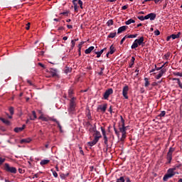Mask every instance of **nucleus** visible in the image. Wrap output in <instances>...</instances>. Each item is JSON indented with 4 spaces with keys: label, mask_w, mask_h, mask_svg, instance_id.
<instances>
[{
    "label": "nucleus",
    "mask_w": 182,
    "mask_h": 182,
    "mask_svg": "<svg viewBox=\"0 0 182 182\" xmlns=\"http://www.w3.org/2000/svg\"><path fill=\"white\" fill-rule=\"evenodd\" d=\"M93 136H94V139L92 141H89L87 143L88 146H90V147H93V146L97 144V141H99V140L102 139V134H100V132L99 131H95Z\"/></svg>",
    "instance_id": "obj_1"
},
{
    "label": "nucleus",
    "mask_w": 182,
    "mask_h": 182,
    "mask_svg": "<svg viewBox=\"0 0 182 182\" xmlns=\"http://www.w3.org/2000/svg\"><path fill=\"white\" fill-rule=\"evenodd\" d=\"M4 170L7 173H11V174H16L18 171L15 167L11 166H9V164L6 163L4 164Z\"/></svg>",
    "instance_id": "obj_2"
},
{
    "label": "nucleus",
    "mask_w": 182,
    "mask_h": 182,
    "mask_svg": "<svg viewBox=\"0 0 182 182\" xmlns=\"http://www.w3.org/2000/svg\"><path fill=\"white\" fill-rule=\"evenodd\" d=\"M175 150L176 149L173 147L169 148L166 155V159L168 160L167 164H170L171 163V160H173V153H174Z\"/></svg>",
    "instance_id": "obj_3"
},
{
    "label": "nucleus",
    "mask_w": 182,
    "mask_h": 182,
    "mask_svg": "<svg viewBox=\"0 0 182 182\" xmlns=\"http://www.w3.org/2000/svg\"><path fill=\"white\" fill-rule=\"evenodd\" d=\"M174 176H176V172H173V169L169 168L167 173L164 176L163 181H167L168 178H171V177H174Z\"/></svg>",
    "instance_id": "obj_4"
},
{
    "label": "nucleus",
    "mask_w": 182,
    "mask_h": 182,
    "mask_svg": "<svg viewBox=\"0 0 182 182\" xmlns=\"http://www.w3.org/2000/svg\"><path fill=\"white\" fill-rule=\"evenodd\" d=\"M101 132L103 136L104 139V143L107 147V150L109 149V139L107 138V136L106 135V129L103 127H101Z\"/></svg>",
    "instance_id": "obj_5"
},
{
    "label": "nucleus",
    "mask_w": 182,
    "mask_h": 182,
    "mask_svg": "<svg viewBox=\"0 0 182 182\" xmlns=\"http://www.w3.org/2000/svg\"><path fill=\"white\" fill-rule=\"evenodd\" d=\"M75 100H76L75 97H72L70 100V107L68 109L70 113H73V112H75L76 107V102H75Z\"/></svg>",
    "instance_id": "obj_6"
},
{
    "label": "nucleus",
    "mask_w": 182,
    "mask_h": 182,
    "mask_svg": "<svg viewBox=\"0 0 182 182\" xmlns=\"http://www.w3.org/2000/svg\"><path fill=\"white\" fill-rule=\"evenodd\" d=\"M129 85H125L122 88V96L124 99H129Z\"/></svg>",
    "instance_id": "obj_7"
},
{
    "label": "nucleus",
    "mask_w": 182,
    "mask_h": 182,
    "mask_svg": "<svg viewBox=\"0 0 182 182\" xmlns=\"http://www.w3.org/2000/svg\"><path fill=\"white\" fill-rule=\"evenodd\" d=\"M110 95H113V89L112 88H109L108 90H107L105 92V93L103 95V97H104L105 100H108Z\"/></svg>",
    "instance_id": "obj_8"
},
{
    "label": "nucleus",
    "mask_w": 182,
    "mask_h": 182,
    "mask_svg": "<svg viewBox=\"0 0 182 182\" xmlns=\"http://www.w3.org/2000/svg\"><path fill=\"white\" fill-rule=\"evenodd\" d=\"M134 42L137 44L138 46H144V37H141L138 39H136Z\"/></svg>",
    "instance_id": "obj_9"
},
{
    "label": "nucleus",
    "mask_w": 182,
    "mask_h": 182,
    "mask_svg": "<svg viewBox=\"0 0 182 182\" xmlns=\"http://www.w3.org/2000/svg\"><path fill=\"white\" fill-rule=\"evenodd\" d=\"M50 73L53 77H55V76H58V70L55 68H50Z\"/></svg>",
    "instance_id": "obj_10"
},
{
    "label": "nucleus",
    "mask_w": 182,
    "mask_h": 182,
    "mask_svg": "<svg viewBox=\"0 0 182 182\" xmlns=\"http://www.w3.org/2000/svg\"><path fill=\"white\" fill-rule=\"evenodd\" d=\"M25 127H26V125H25V124H23V125L22 126V127H16V128L14 129V132H15L16 133H19V132L23 131V130L25 129Z\"/></svg>",
    "instance_id": "obj_11"
},
{
    "label": "nucleus",
    "mask_w": 182,
    "mask_h": 182,
    "mask_svg": "<svg viewBox=\"0 0 182 182\" xmlns=\"http://www.w3.org/2000/svg\"><path fill=\"white\" fill-rule=\"evenodd\" d=\"M128 26H121L118 28V31H117V33H122V32H124V31H126V29H127Z\"/></svg>",
    "instance_id": "obj_12"
},
{
    "label": "nucleus",
    "mask_w": 182,
    "mask_h": 182,
    "mask_svg": "<svg viewBox=\"0 0 182 182\" xmlns=\"http://www.w3.org/2000/svg\"><path fill=\"white\" fill-rule=\"evenodd\" d=\"M0 120L4 124H6V126H9L11 124V122H9V120L6 119L5 118L1 117H0Z\"/></svg>",
    "instance_id": "obj_13"
},
{
    "label": "nucleus",
    "mask_w": 182,
    "mask_h": 182,
    "mask_svg": "<svg viewBox=\"0 0 182 182\" xmlns=\"http://www.w3.org/2000/svg\"><path fill=\"white\" fill-rule=\"evenodd\" d=\"M148 15H149L150 21H154V19H156V18L157 16V15L154 13H150Z\"/></svg>",
    "instance_id": "obj_14"
},
{
    "label": "nucleus",
    "mask_w": 182,
    "mask_h": 182,
    "mask_svg": "<svg viewBox=\"0 0 182 182\" xmlns=\"http://www.w3.org/2000/svg\"><path fill=\"white\" fill-rule=\"evenodd\" d=\"M93 49H95V46H90L85 50V53H86V55H89V53H90L92 50H93Z\"/></svg>",
    "instance_id": "obj_15"
},
{
    "label": "nucleus",
    "mask_w": 182,
    "mask_h": 182,
    "mask_svg": "<svg viewBox=\"0 0 182 182\" xmlns=\"http://www.w3.org/2000/svg\"><path fill=\"white\" fill-rule=\"evenodd\" d=\"M31 138H27V139H23L20 141V143L21 144H23V143H31Z\"/></svg>",
    "instance_id": "obj_16"
},
{
    "label": "nucleus",
    "mask_w": 182,
    "mask_h": 182,
    "mask_svg": "<svg viewBox=\"0 0 182 182\" xmlns=\"http://www.w3.org/2000/svg\"><path fill=\"white\" fill-rule=\"evenodd\" d=\"M180 35H181V33L178 32L177 34L171 35V37L172 39H178V38H180Z\"/></svg>",
    "instance_id": "obj_17"
},
{
    "label": "nucleus",
    "mask_w": 182,
    "mask_h": 182,
    "mask_svg": "<svg viewBox=\"0 0 182 182\" xmlns=\"http://www.w3.org/2000/svg\"><path fill=\"white\" fill-rule=\"evenodd\" d=\"M50 160H48V159H43V160H42L41 162H40V164L41 165V166H45V165H46V164H48V163H50Z\"/></svg>",
    "instance_id": "obj_18"
},
{
    "label": "nucleus",
    "mask_w": 182,
    "mask_h": 182,
    "mask_svg": "<svg viewBox=\"0 0 182 182\" xmlns=\"http://www.w3.org/2000/svg\"><path fill=\"white\" fill-rule=\"evenodd\" d=\"M119 129L122 134L127 133L126 130H127V127H119Z\"/></svg>",
    "instance_id": "obj_19"
},
{
    "label": "nucleus",
    "mask_w": 182,
    "mask_h": 182,
    "mask_svg": "<svg viewBox=\"0 0 182 182\" xmlns=\"http://www.w3.org/2000/svg\"><path fill=\"white\" fill-rule=\"evenodd\" d=\"M114 52H116V48H114V46H113V45H112L109 48V53H110V55H113Z\"/></svg>",
    "instance_id": "obj_20"
},
{
    "label": "nucleus",
    "mask_w": 182,
    "mask_h": 182,
    "mask_svg": "<svg viewBox=\"0 0 182 182\" xmlns=\"http://www.w3.org/2000/svg\"><path fill=\"white\" fill-rule=\"evenodd\" d=\"M69 176V173H60V177L62 180H65V178H66V177H68Z\"/></svg>",
    "instance_id": "obj_21"
},
{
    "label": "nucleus",
    "mask_w": 182,
    "mask_h": 182,
    "mask_svg": "<svg viewBox=\"0 0 182 182\" xmlns=\"http://www.w3.org/2000/svg\"><path fill=\"white\" fill-rule=\"evenodd\" d=\"M98 109H100V110H102V112L105 113V112H106V109H107V104H105L102 107L100 106Z\"/></svg>",
    "instance_id": "obj_22"
},
{
    "label": "nucleus",
    "mask_w": 182,
    "mask_h": 182,
    "mask_svg": "<svg viewBox=\"0 0 182 182\" xmlns=\"http://www.w3.org/2000/svg\"><path fill=\"white\" fill-rule=\"evenodd\" d=\"M171 56V53H167L163 56V59H165L166 60H168V58Z\"/></svg>",
    "instance_id": "obj_23"
},
{
    "label": "nucleus",
    "mask_w": 182,
    "mask_h": 182,
    "mask_svg": "<svg viewBox=\"0 0 182 182\" xmlns=\"http://www.w3.org/2000/svg\"><path fill=\"white\" fill-rule=\"evenodd\" d=\"M38 119H40V120H43V122H49V118L48 117H45L43 115H41Z\"/></svg>",
    "instance_id": "obj_24"
},
{
    "label": "nucleus",
    "mask_w": 182,
    "mask_h": 182,
    "mask_svg": "<svg viewBox=\"0 0 182 182\" xmlns=\"http://www.w3.org/2000/svg\"><path fill=\"white\" fill-rule=\"evenodd\" d=\"M117 34V33H116V32L110 33L108 35L107 38H115Z\"/></svg>",
    "instance_id": "obj_25"
},
{
    "label": "nucleus",
    "mask_w": 182,
    "mask_h": 182,
    "mask_svg": "<svg viewBox=\"0 0 182 182\" xmlns=\"http://www.w3.org/2000/svg\"><path fill=\"white\" fill-rule=\"evenodd\" d=\"M134 60H136V58H134V57H132L129 68H133V65H134Z\"/></svg>",
    "instance_id": "obj_26"
},
{
    "label": "nucleus",
    "mask_w": 182,
    "mask_h": 182,
    "mask_svg": "<svg viewBox=\"0 0 182 182\" xmlns=\"http://www.w3.org/2000/svg\"><path fill=\"white\" fill-rule=\"evenodd\" d=\"M168 63V62H166L164 65H162L161 67L157 68V65H155V68L156 69V70H161L163 69V68L164 66H166V65H167Z\"/></svg>",
    "instance_id": "obj_27"
},
{
    "label": "nucleus",
    "mask_w": 182,
    "mask_h": 182,
    "mask_svg": "<svg viewBox=\"0 0 182 182\" xmlns=\"http://www.w3.org/2000/svg\"><path fill=\"white\" fill-rule=\"evenodd\" d=\"M32 114H33V117H30V120H35V119H37V117H36V112L35 111H32Z\"/></svg>",
    "instance_id": "obj_28"
},
{
    "label": "nucleus",
    "mask_w": 182,
    "mask_h": 182,
    "mask_svg": "<svg viewBox=\"0 0 182 182\" xmlns=\"http://www.w3.org/2000/svg\"><path fill=\"white\" fill-rule=\"evenodd\" d=\"M120 119H121V122H120V123H121V126H122V127H126V126H125V124H124V119H123V116H120Z\"/></svg>",
    "instance_id": "obj_29"
},
{
    "label": "nucleus",
    "mask_w": 182,
    "mask_h": 182,
    "mask_svg": "<svg viewBox=\"0 0 182 182\" xmlns=\"http://www.w3.org/2000/svg\"><path fill=\"white\" fill-rule=\"evenodd\" d=\"M124 181H126V179H124V176H120L116 181V182H124Z\"/></svg>",
    "instance_id": "obj_30"
},
{
    "label": "nucleus",
    "mask_w": 182,
    "mask_h": 182,
    "mask_svg": "<svg viewBox=\"0 0 182 182\" xmlns=\"http://www.w3.org/2000/svg\"><path fill=\"white\" fill-rule=\"evenodd\" d=\"M134 22H136V21L133 20V18H130L128 21H127L125 23L127 25H130V23H134Z\"/></svg>",
    "instance_id": "obj_31"
},
{
    "label": "nucleus",
    "mask_w": 182,
    "mask_h": 182,
    "mask_svg": "<svg viewBox=\"0 0 182 182\" xmlns=\"http://www.w3.org/2000/svg\"><path fill=\"white\" fill-rule=\"evenodd\" d=\"M84 44H85V41H82V42H80V43L78 44V46H77L78 52H80V50H82V46Z\"/></svg>",
    "instance_id": "obj_32"
},
{
    "label": "nucleus",
    "mask_w": 182,
    "mask_h": 182,
    "mask_svg": "<svg viewBox=\"0 0 182 182\" xmlns=\"http://www.w3.org/2000/svg\"><path fill=\"white\" fill-rule=\"evenodd\" d=\"M144 81H145V87H148V86L150 85V82H149V78L145 77L144 78Z\"/></svg>",
    "instance_id": "obj_33"
},
{
    "label": "nucleus",
    "mask_w": 182,
    "mask_h": 182,
    "mask_svg": "<svg viewBox=\"0 0 182 182\" xmlns=\"http://www.w3.org/2000/svg\"><path fill=\"white\" fill-rule=\"evenodd\" d=\"M48 120H50L51 122H55L56 124H59V121L58 119L53 118V117H48Z\"/></svg>",
    "instance_id": "obj_34"
},
{
    "label": "nucleus",
    "mask_w": 182,
    "mask_h": 182,
    "mask_svg": "<svg viewBox=\"0 0 182 182\" xmlns=\"http://www.w3.org/2000/svg\"><path fill=\"white\" fill-rule=\"evenodd\" d=\"M136 48H139V46L135 43V41H134V43H132L131 48L132 49H136Z\"/></svg>",
    "instance_id": "obj_35"
},
{
    "label": "nucleus",
    "mask_w": 182,
    "mask_h": 182,
    "mask_svg": "<svg viewBox=\"0 0 182 182\" xmlns=\"http://www.w3.org/2000/svg\"><path fill=\"white\" fill-rule=\"evenodd\" d=\"M166 116V111H162L158 116L157 117H164Z\"/></svg>",
    "instance_id": "obj_36"
},
{
    "label": "nucleus",
    "mask_w": 182,
    "mask_h": 182,
    "mask_svg": "<svg viewBox=\"0 0 182 182\" xmlns=\"http://www.w3.org/2000/svg\"><path fill=\"white\" fill-rule=\"evenodd\" d=\"M114 132H115V134L119 137L120 136V133L119 131H117V129H116V127L114 125Z\"/></svg>",
    "instance_id": "obj_37"
},
{
    "label": "nucleus",
    "mask_w": 182,
    "mask_h": 182,
    "mask_svg": "<svg viewBox=\"0 0 182 182\" xmlns=\"http://www.w3.org/2000/svg\"><path fill=\"white\" fill-rule=\"evenodd\" d=\"M113 23H114V21H113V20H109L107 22V26H112V25H113Z\"/></svg>",
    "instance_id": "obj_38"
},
{
    "label": "nucleus",
    "mask_w": 182,
    "mask_h": 182,
    "mask_svg": "<svg viewBox=\"0 0 182 182\" xmlns=\"http://www.w3.org/2000/svg\"><path fill=\"white\" fill-rule=\"evenodd\" d=\"M78 5H80V8L81 9H83V1H82V0H78Z\"/></svg>",
    "instance_id": "obj_39"
},
{
    "label": "nucleus",
    "mask_w": 182,
    "mask_h": 182,
    "mask_svg": "<svg viewBox=\"0 0 182 182\" xmlns=\"http://www.w3.org/2000/svg\"><path fill=\"white\" fill-rule=\"evenodd\" d=\"M6 160V159L5 158L0 157V166H2V164L5 163Z\"/></svg>",
    "instance_id": "obj_40"
},
{
    "label": "nucleus",
    "mask_w": 182,
    "mask_h": 182,
    "mask_svg": "<svg viewBox=\"0 0 182 182\" xmlns=\"http://www.w3.org/2000/svg\"><path fill=\"white\" fill-rule=\"evenodd\" d=\"M72 72V68H69L68 67L65 68V73H70Z\"/></svg>",
    "instance_id": "obj_41"
},
{
    "label": "nucleus",
    "mask_w": 182,
    "mask_h": 182,
    "mask_svg": "<svg viewBox=\"0 0 182 182\" xmlns=\"http://www.w3.org/2000/svg\"><path fill=\"white\" fill-rule=\"evenodd\" d=\"M126 134L127 132L122 134L121 141H124V139H126Z\"/></svg>",
    "instance_id": "obj_42"
},
{
    "label": "nucleus",
    "mask_w": 182,
    "mask_h": 182,
    "mask_svg": "<svg viewBox=\"0 0 182 182\" xmlns=\"http://www.w3.org/2000/svg\"><path fill=\"white\" fill-rule=\"evenodd\" d=\"M159 70L160 71H159V74L162 76H163V75H164V73H166V69H162V70Z\"/></svg>",
    "instance_id": "obj_43"
},
{
    "label": "nucleus",
    "mask_w": 182,
    "mask_h": 182,
    "mask_svg": "<svg viewBox=\"0 0 182 182\" xmlns=\"http://www.w3.org/2000/svg\"><path fill=\"white\" fill-rule=\"evenodd\" d=\"M75 45H76V42L75 41H71V49H73L75 48Z\"/></svg>",
    "instance_id": "obj_44"
},
{
    "label": "nucleus",
    "mask_w": 182,
    "mask_h": 182,
    "mask_svg": "<svg viewBox=\"0 0 182 182\" xmlns=\"http://www.w3.org/2000/svg\"><path fill=\"white\" fill-rule=\"evenodd\" d=\"M9 112H10V114H11V116L14 114V107H11L9 108Z\"/></svg>",
    "instance_id": "obj_45"
},
{
    "label": "nucleus",
    "mask_w": 182,
    "mask_h": 182,
    "mask_svg": "<svg viewBox=\"0 0 182 182\" xmlns=\"http://www.w3.org/2000/svg\"><path fill=\"white\" fill-rule=\"evenodd\" d=\"M68 95H69L70 97H72V95H73V90L70 89L68 90Z\"/></svg>",
    "instance_id": "obj_46"
},
{
    "label": "nucleus",
    "mask_w": 182,
    "mask_h": 182,
    "mask_svg": "<svg viewBox=\"0 0 182 182\" xmlns=\"http://www.w3.org/2000/svg\"><path fill=\"white\" fill-rule=\"evenodd\" d=\"M128 38H137V34H131L128 36Z\"/></svg>",
    "instance_id": "obj_47"
},
{
    "label": "nucleus",
    "mask_w": 182,
    "mask_h": 182,
    "mask_svg": "<svg viewBox=\"0 0 182 182\" xmlns=\"http://www.w3.org/2000/svg\"><path fill=\"white\" fill-rule=\"evenodd\" d=\"M172 80H176L177 84L179 85L181 81L180 80V78H173Z\"/></svg>",
    "instance_id": "obj_48"
},
{
    "label": "nucleus",
    "mask_w": 182,
    "mask_h": 182,
    "mask_svg": "<svg viewBox=\"0 0 182 182\" xmlns=\"http://www.w3.org/2000/svg\"><path fill=\"white\" fill-rule=\"evenodd\" d=\"M51 171H53V175L54 177L58 178V173L53 170H51Z\"/></svg>",
    "instance_id": "obj_49"
},
{
    "label": "nucleus",
    "mask_w": 182,
    "mask_h": 182,
    "mask_svg": "<svg viewBox=\"0 0 182 182\" xmlns=\"http://www.w3.org/2000/svg\"><path fill=\"white\" fill-rule=\"evenodd\" d=\"M154 35H156V36H159V35H160V31L159 30H156L154 32Z\"/></svg>",
    "instance_id": "obj_50"
},
{
    "label": "nucleus",
    "mask_w": 182,
    "mask_h": 182,
    "mask_svg": "<svg viewBox=\"0 0 182 182\" xmlns=\"http://www.w3.org/2000/svg\"><path fill=\"white\" fill-rule=\"evenodd\" d=\"M38 66H41V68H43V69H46V68L45 65H43L42 63H38Z\"/></svg>",
    "instance_id": "obj_51"
},
{
    "label": "nucleus",
    "mask_w": 182,
    "mask_h": 182,
    "mask_svg": "<svg viewBox=\"0 0 182 182\" xmlns=\"http://www.w3.org/2000/svg\"><path fill=\"white\" fill-rule=\"evenodd\" d=\"M30 28H31V23H28L26 24V29L27 31H29Z\"/></svg>",
    "instance_id": "obj_52"
},
{
    "label": "nucleus",
    "mask_w": 182,
    "mask_h": 182,
    "mask_svg": "<svg viewBox=\"0 0 182 182\" xmlns=\"http://www.w3.org/2000/svg\"><path fill=\"white\" fill-rule=\"evenodd\" d=\"M95 55H97V58H100V56H102V54L99 53V51H95Z\"/></svg>",
    "instance_id": "obj_53"
},
{
    "label": "nucleus",
    "mask_w": 182,
    "mask_h": 182,
    "mask_svg": "<svg viewBox=\"0 0 182 182\" xmlns=\"http://www.w3.org/2000/svg\"><path fill=\"white\" fill-rule=\"evenodd\" d=\"M138 19H139V21H144V16H138Z\"/></svg>",
    "instance_id": "obj_54"
},
{
    "label": "nucleus",
    "mask_w": 182,
    "mask_h": 182,
    "mask_svg": "<svg viewBox=\"0 0 182 182\" xmlns=\"http://www.w3.org/2000/svg\"><path fill=\"white\" fill-rule=\"evenodd\" d=\"M163 75H161V74H158L157 75H156V79L159 80L160 79Z\"/></svg>",
    "instance_id": "obj_55"
},
{
    "label": "nucleus",
    "mask_w": 182,
    "mask_h": 182,
    "mask_svg": "<svg viewBox=\"0 0 182 182\" xmlns=\"http://www.w3.org/2000/svg\"><path fill=\"white\" fill-rule=\"evenodd\" d=\"M79 1L78 0H73V5H77Z\"/></svg>",
    "instance_id": "obj_56"
},
{
    "label": "nucleus",
    "mask_w": 182,
    "mask_h": 182,
    "mask_svg": "<svg viewBox=\"0 0 182 182\" xmlns=\"http://www.w3.org/2000/svg\"><path fill=\"white\" fill-rule=\"evenodd\" d=\"M109 112L110 114H112L113 109H112V106L109 107Z\"/></svg>",
    "instance_id": "obj_57"
},
{
    "label": "nucleus",
    "mask_w": 182,
    "mask_h": 182,
    "mask_svg": "<svg viewBox=\"0 0 182 182\" xmlns=\"http://www.w3.org/2000/svg\"><path fill=\"white\" fill-rule=\"evenodd\" d=\"M61 15H66V16H68V15H69V11L63 12L61 13Z\"/></svg>",
    "instance_id": "obj_58"
},
{
    "label": "nucleus",
    "mask_w": 182,
    "mask_h": 182,
    "mask_svg": "<svg viewBox=\"0 0 182 182\" xmlns=\"http://www.w3.org/2000/svg\"><path fill=\"white\" fill-rule=\"evenodd\" d=\"M125 181L126 182H132V180H130V178L127 177V178H125Z\"/></svg>",
    "instance_id": "obj_59"
},
{
    "label": "nucleus",
    "mask_w": 182,
    "mask_h": 182,
    "mask_svg": "<svg viewBox=\"0 0 182 182\" xmlns=\"http://www.w3.org/2000/svg\"><path fill=\"white\" fill-rule=\"evenodd\" d=\"M175 166L176 168H180V167L181 166V164H176Z\"/></svg>",
    "instance_id": "obj_60"
},
{
    "label": "nucleus",
    "mask_w": 182,
    "mask_h": 182,
    "mask_svg": "<svg viewBox=\"0 0 182 182\" xmlns=\"http://www.w3.org/2000/svg\"><path fill=\"white\" fill-rule=\"evenodd\" d=\"M126 41L125 38H123L120 41V45H123V42Z\"/></svg>",
    "instance_id": "obj_61"
},
{
    "label": "nucleus",
    "mask_w": 182,
    "mask_h": 182,
    "mask_svg": "<svg viewBox=\"0 0 182 182\" xmlns=\"http://www.w3.org/2000/svg\"><path fill=\"white\" fill-rule=\"evenodd\" d=\"M18 173H20V174H23V170H22V168H18Z\"/></svg>",
    "instance_id": "obj_62"
},
{
    "label": "nucleus",
    "mask_w": 182,
    "mask_h": 182,
    "mask_svg": "<svg viewBox=\"0 0 182 182\" xmlns=\"http://www.w3.org/2000/svg\"><path fill=\"white\" fill-rule=\"evenodd\" d=\"M127 8H128V6L125 5V6H123L122 7V9L126 10V9H127Z\"/></svg>",
    "instance_id": "obj_63"
},
{
    "label": "nucleus",
    "mask_w": 182,
    "mask_h": 182,
    "mask_svg": "<svg viewBox=\"0 0 182 182\" xmlns=\"http://www.w3.org/2000/svg\"><path fill=\"white\" fill-rule=\"evenodd\" d=\"M144 20L149 19V14L145 16H144Z\"/></svg>",
    "instance_id": "obj_64"
}]
</instances>
